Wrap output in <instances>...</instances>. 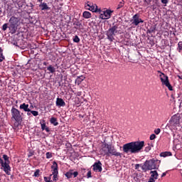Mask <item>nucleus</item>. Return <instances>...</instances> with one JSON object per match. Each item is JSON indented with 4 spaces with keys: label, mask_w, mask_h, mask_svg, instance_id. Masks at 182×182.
<instances>
[{
    "label": "nucleus",
    "mask_w": 182,
    "mask_h": 182,
    "mask_svg": "<svg viewBox=\"0 0 182 182\" xmlns=\"http://www.w3.org/2000/svg\"><path fill=\"white\" fill-rule=\"evenodd\" d=\"M144 147V141H132L125 144L122 146V150L124 153H131L132 154H136V153H140Z\"/></svg>",
    "instance_id": "1"
},
{
    "label": "nucleus",
    "mask_w": 182,
    "mask_h": 182,
    "mask_svg": "<svg viewBox=\"0 0 182 182\" xmlns=\"http://www.w3.org/2000/svg\"><path fill=\"white\" fill-rule=\"evenodd\" d=\"M21 25V17L16 16H12L9 20V29L10 31V33H16V31H18V26Z\"/></svg>",
    "instance_id": "2"
},
{
    "label": "nucleus",
    "mask_w": 182,
    "mask_h": 182,
    "mask_svg": "<svg viewBox=\"0 0 182 182\" xmlns=\"http://www.w3.org/2000/svg\"><path fill=\"white\" fill-rule=\"evenodd\" d=\"M159 166L160 161L152 159L146 161L144 165L141 166V168L144 171H147L149 170H156V168H159Z\"/></svg>",
    "instance_id": "3"
},
{
    "label": "nucleus",
    "mask_w": 182,
    "mask_h": 182,
    "mask_svg": "<svg viewBox=\"0 0 182 182\" xmlns=\"http://www.w3.org/2000/svg\"><path fill=\"white\" fill-rule=\"evenodd\" d=\"M117 33V26H113L112 27L109 28L106 31L107 39L110 41V42H113L114 39V36H116V33Z\"/></svg>",
    "instance_id": "4"
},
{
    "label": "nucleus",
    "mask_w": 182,
    "mask_h": 182,
    "mask_svg": "<svg viewBox=\"0 0 182 182\" xmlns=\"http://www.w3.org/2000/svg\"><path fill=\"white\" fill-rule=\"evenodd\" d=\"M158 72L160 73L159 77L161 79V82H162V84L165 85V86L168 87V90H173V87L171 86L170 82L168 81V77L167 75H165L164 73L160 71Z\"/></svg>",
    "instance_id": "5"
},
{
    "label": "nucleus",
    "mask_w": 182,
    "mask_h": 182,
    "mask_svg": "<svg viewBox=\"0 0 182 182\" xmlns=\"http://www.w3.org/2000/svg\"><path fill=\"white\" fill-rule=\"evenodd\" d=\"M85 9H87V11H91V12H102V9H97V5L92 3L91 1H87L85 3Z\"/></svg>",
    "instance_id": "6"
},
{
    "label": "nucleus",
    "mask_w": 182,
    "mask_h": 182,
    "mask_svg": "<svg viewBox=\"0 0 182 182\" xmlns=\"http://www.w3.org/2000/svg\"><path fill=\"white\" fill-rule=\"evenodd\" d=\"M12 119H14L16 122H22V115H21V112L18 109L13 107L11 110Z\"/></svg>",
    "instance_id": "7"
},
{
    "label": "nucleus",
    "mask_w": 182,
    "mask_h": 182,
    "mask_svg": "<svg viewBox=\"0 0 182 182\" xmlns=\"http://www.w3.org/2000/svg\"><path fill=\"white\" fill-rule=\"evenodd\" d=\"M100 14V19H110L112 17V14H113V11L112 10H105V11H102L101 12H99Z\"/></svg>",
    "instance_id": "8"
},
{
    "label": "nucleus",
    "mask_w": 182,
    "mask_h": 182,
    "mask_svg": "<svg viewBox=\"0 0 182 182\" xmlns=\"http://www.w3.org/2000/svg\"><path fill=\"white\" fill-rule=\"evenodd\" d=\"M107 156H122V154H120V152H117V151H116V149H114V146H112V145H109L107 146Z\"/></svg>",
    "instance_id": "9"
},
{
    "label": "nucleus",
    "mask_w": 182,
    "mask_h": 182,
    "mask_svg": "<svg viewBox=\"0 0 182 182\" xmlns=\"http://www.w3.org/2000/svg\"><path fill=\"white\" fill-rule=\"evenodd\" d=\"M180 119H181V117H180L179 114L173 115L170 120L171 124L173 126L180 124Z\"/></svg>",
    "instance_id": "10"
},
{
    "label": "nucleus",
    "mask_w": 182,
    "mask_h": 182,
    "mask_svg": "<svg viewBox=\"0 0 182 182\" xmlns=\"http://www.w3.org/2000/svg\"><path fill=\"white\" fill-rule=\"evenodd\" d=\"M132 25H134L135 26H137L139 23H143V22H144L141 18H139V14H135L132 17Z\"/></svg>",
    "instance_id": "11"
},
{
    "label": "nucleus",
    "mask_w": 182,
    "mask_h": 182,
    "mask_svg": "<svg viewBox=\"0 0 182 182\" xmlns=\"http://www.w3.org/2000/svg\"><path fill=\"white\" fill-rule=\"evenodd\" d=\"M150 174L151 177L149 179V182H156V180L159 178V173H157V171H151Z\"/></svg>",
    "instance_id": "12"
},
{
    "label": "nucleus",
    "mask_w": 182,
    "mask_h": 182,
    "mask_svg": "<svg viewBox=\"0 0 182 182\" xmlns=\"http://www.w3.org/2000/svg\"><path fill=\"white\" fill-rule=\"evenodd\" d=\"M1 165L4 168V171L9 175V173H11V166H9V162H3V164H1Z\"/></svg>",
    "instance_id": "13"
},
{
    "label": "nucleus",
    "mask_w": 182,
    "mask_h": 182,
    "mask_svg": "<svg viewBox=\"0 0 182 182\" xmlns=\"http://www.w3.org/2000/svg\"><path fill=\"white\" fill-rule=\"evenodd\" d=\"M94 171H99L100 173L102 171V162L99 161L98 162H95L92 166Z\"/></svg>",
    "instance_id": "14"
},
{
    "label": "nucleus",
    "mask_w": 182,
    "mask_h": 182,
    "mask_svg": "<svg viewBox=\"0 0 182 182\" xmlns=\"http://www.w3.org/2000/svg\"><path fill=\"white\" fill-rule=\"evenodd\" d=\"M65 177H67V178H72V176H74V177H77V176H79V172L78 171H75L73 172V170H70L68 172H67L65 174Z\"/></svg>",
    "instance_id": "15"
},
{
    "label": "nucleus",
    "mask_w": 182,
    "mask_h": 182,
    "mask_svg": "<svg viewBox=\"0 0 182 182\" xmlns=\"http://www.w3.org/2000/svg\"><path fill=\"white\" fill-rule=\"evenodd\" d=\"M107 146H109V144H102V148L100 150L101 154H103V156H107Z\"/></svg>",
    "instance_id": "16"
},
{
    "label": "nucleus",
    "mask_w": 182,
    "mask_h": 182,
    "mask_svg": "<svg viewBox=\"0 0 182 182\" xmlns=\"http://www.w3.org/2000/svg\"><path fill=\"white\" fill-rule=\"evenodd\" d=\"M51 168L53 170V175L59 174V171H58V163H56V161L53 162V166H51Z\"/></svg>",
    "instance_id": "17"
},
{
    "label": "nucleus",
    "mask_w": 182,
    "mask_h": 182,
    "mask_svg": "<svg viewBox=\"0 0 182 182\" xmlns=\"http://www.w3.org/2000/svg\"><path fill=\"white\" fill-rule=\"evenodd\" d=\"M56 106H58L59 107H63L64 106H66V103L62 98L58 97L56 100Z\"/></svg>",
    "instance_id": "18"
},
{
    "label": "nucleus",
    "mask_w": 182,
    "mask_h": 182,
    "mask_svg": "<svg viewBox=\"0 0 182 182\" xmlns=\"http://www.w3.org/2000/svg\"><path fill=\"white\" fill-rule=\"evenodd\" d=\"M39 6L41 11H48V9H50V8H49V6H48V4L45 2L43 3L41 2Z\"/></svg>",
    "instance_id": "19"
},
{
    "label": "nucleus",
    "mask_w": 182,
    "mask_h": 182,
    "mask_svg": "<svg viewBox=\"0 0 182 182\" xmlns=\"http://www.w3.org/2000/svg\"><path fill=\"white\" fill-rule=\"evenodd\" d=\"M20 109L24 110V112H31V109H29V105H26L25 103L20 105Z\"/></svg>",
    "instance_id": "20"
},
{
    "label": "nucleus",
    "mask_w": 182,
    "mask_h": 182,
    "mask_svg": "<svg viewBox=\"0 0 182 182\" xmlns=\"http://www.w3.org/2000/svg\"><path fill=\"white\" fill-rule=\"evenodd\" d=\"M41 125L42 130H45L48 133L50 132V129H49V127H46V123L45 122V120H43L42 122H41Z\"/></svg>",
    "instance_id": "21"
},
{
    "label": "nucleus",
    "mask_w": 182,
    "mask_h": 182,
    "mask_svg": "<svg viewBox=\"0 0 182 182\" xmlns=\"http://www.w3.org/2000/svg\"><path fill=\"white\" fill-rule=\"evenodd\" d=\"M83 80H85V76L81 75L77 77V79L75 80V83L77 85H80L82 82H83Z\"/></svg>",
    "instance_id": "22"
},
{
    "label": "nucleus",
    "mask_w": 182,
    "mask_h": 182,
    "mask_svg": "<svg viewBox=\"0 0 182 182\" xmlns=\"http://www.w3.org/2000/svg\"><path fill=\"white\" fill-rule=\"evenodd\" d=\"M82 16L85 19H90V18H92V14L89 11H84L82 14Z\"/></svg>",
    "instance_id": "23"
},
{
    "label": "nucleus",
    "mask_w": 182,
    "mask_h": 182,
    "mask_svg": "<svg viewBox=\"0 0 182 182\" xmlns=\"http://www.w3.org/2000/svg\"><path fill=\"white\" fill-rule=\"evenodd\" d=\"M75 29H80V28H82V23L80 21H75L73 23Z\"/></svg>",
    "instance_id": "24"
},
{
    "label": "nucleus",
    "mask_w": 182,
    "mask_h": 182,
    "mask_svg": "<svg viewBox=\"0 0 182 182\" xmlns=\"http://www.w3.org/2000/svg\"><path fill=\"white\" fill-rule=\"evenodd\" d=\"M51 124H53V126H58L59 123L58 122V119L55 117H52L50 120Z\"/></svg>",
    "instance_id": "25"
},
{
    "label": "nucleus",
    "mask_w": 182,
    "mask_h": 182,
    "mask_svg": "<svg viewBox=\"0 0 182 182\" xmlns=\"http://www.w3.org/2000/svg\"><path fill=\"white\" fill-rule=\"evenodd\" d=\"M47 70H48L50 73H55V72H56V69L52 65H49L47 68Z\"/></svg>",
    "instance_id": "26"
},
{
    "label": "nucleus",
    "mask_w": 182,
    "mask_h": 182,
    "mask_svg": "<svg viewBox=\"0 0 182 182\" xmlns=\"http://www.w3.org/2000/svg\"><path fill=\"white\" fill-rule=\"evenodd\" d=\"M161 157H167L168 156H171V152L169 151H166V152H162L160 154Z\"/></svg>",
    "instance_id": "27"
},
{
    "label": "nucleus",
    "mask_w": 182,
    "mask_h": 182,
    "mask_svg": "<svg viewBox=\"0 0 182 182\" xmlns=\"http://www.w3.org/2000/svg\"><path fill=\"white\" fill-rule=\"evenodd\" d=\"M145 2H146V4H150L152 2L153 5L154 6L157 4V3L159 2V0H145Z\"/></svg>",
    "instance_id": "28"
},
{
    "label": "nucleus",
    "mask_w": 182,
    "mask_h": 182,
    "mask_svg": "<svg viewBox=\"0 0 182 182\" xmlns=\"http://www.w3.org/2000/svg\"><path fill=\"white\" fill-rule=\"evenodd\" d=\"M156 31V27H151L149 30H147V33H153Z\"/></svg>",
    "instance_id": "29"
},
{
    "label": "nucleus",
    "mask_w": 182,
    "mask_h": 182,
    "mask_svg": "<svg viewBox=\"0 0 182 182\" xmlns=\"http://www.w3.org/2000/svg\"><path fill=\"white\" fill-rule=\"evenodd\" d=\"M124 5V1L122 0L118 4V7L117 8V9H120V8H123Z\"/></svg>",
    "instance_id": "30"
},
{
    "label": "nucleus",
    "mask_w": 182,
    "mask_h": 182,
    "mask_svg": "<svg viewBox=\"0 0 182 182\" xmlns=\"http://www.w3.org/2000/svg\"><path fill=\"white\" fill-rule=\"evenodd\" d=\"M73 42H75V43H79V42H80V38H79V36H75L73 38Z\"/></svg>",
    "instance_id": "31"
},
{
    "label": "nucleus",
    "mask_w": 182,
    "mask_h": 182,
    "mask_svg": "<svg viewBox=\"0 0 182 182\" xmlns=\"http://www.w3.org/2000/svg\"><path fill=\"white\" fill-rule=\"evenodd\" d=\"M3 159L5 160V163H9V157H8V155H3Z\"/></svg>",
    "instance_id": "32"
},
{
    "label": "nucleus",
    "mask_w": 182,
    "mask_h": 182,
    "mask_svg": "<svg viewBox=\"0 0 182 182\" xmlns=\"http://www.w3.org/2000/svg\"><path fill=\"white\" fill-rule=\"evenodd\" d=\"M31 114H33V116H38L39 114V112H38V111H30Z\"/></svg>",
    "instance_id": "33"
},
{
    "label": "nucleus",
    "mask_w": 182,
    "mask_h": 182,
    "mask_svg": "<svg viewBox=\"0 0 182 182\" xmlns=\"http://www.w3.org/2000/svg\"><path fill=\"white\" fill-rule=\"evenodd\" d=\"M46 159H52V153L50 152H47L46 154Z\"/></svg>",
    "instance_id": "34"
},
{
    "label": "nucleus",
    "mask_w": 182,
    "mask_h": 182,
    "mask_svg": "<svg viewBox=\"0 0 182 182\" xmlns=\"http://www.w3.org/2000/svg\"><path fill=\"white\" fill-rule=\"evenodd\" d=\"M8 28H9V26L8 27V23H4L2 26V29L4 31H6V29H8Z\"/></svg>",
    "instance_id": "35"
},
{
    "label": "nucleus",
    "mask_w": 182,
    "mask_h": 182,
    "mask_svg": "<svg viewBox=\"0 0 182 182\" xmlns=\"http://www.w3.org/2000/svg\"><path fill=\"white\" fill-rule=\"evenodd\" d=\"M161 132V130L160 129V128H158V129L154 130L155 134H160Z\"/></svg>",
    "instance_id": "36"
},
{
    "label": "nucleus",
    "mask_w": 182,
    "mask_h": 182,
    "mask_svg": "<svg viewBox=\"0 0 182 182\" xmlns=\"http://www.w3.org/2000/svg\"><path fill=\"white\" fill-rule=\"evenodd\" d=\"M178 46L179 50H182V41H180V42L178 43Z\"/></svg>",
    "instance_id": "37"
},
{
    "label": "nucleus",
    "mask_w": 182,
    "mask_h": 182,
    "mask_svg": "<svg viewBox=\"0 0 182 182\" xmlns=\"http://www.w3.org/2000/svg\"><path fill=\"white\" fill-rule=\"evenodd\" d=\"M149 139H150V140H154V139H156V134H151Z\"/></svg>",
    "instance_id": "38"
},
{
    "label": "nucleus",
    "mask_w": 182,
    "mask_h": 182,
    "mask_svg": "<svg viewBox=\"0 0 182 182\" xmlns=\"http://www.w3.org/2000/svg\"><path fill=\"white\" fill-rule=\"evenodd\" d=\"M39 176V169L36 170L34 173V177H38Z\"/></svg>",
    "instance_id": "39"
},
{
    "label": "nucleus",
    "mask_w": 182,
    "mask_h": 182,
    "mask_svg": "<svg viewBox=\"0 0 182 182\" xmlns=\"http://www.w3.org/2000/svg\"><path fill=\"white\" fill-rule=\"evenodd\" d=\"M87 178H90L92 177V171H88L87 173Z\"/></svg>",
    "instance_id": "40"
},
{
    "label": "nucleus",
    "mask_w": 182,
    "mask_h": 182,
    "mask_svg": "<svg viewBox=\"0 0 182 182\" xmlns=\"http://www.w3.org/2000/svg\"><path fill=\"white\" fill-rule=\"evenodd\" d=\"M161 4L167 5L168 4V0H161Z\"/></svg>",
    "instance_id": "41"
},
{
    "label": "nucleus",
    "mask_w": 182,
    "mask_h": 182,
    "mask_svg": "<svg viewBox=\"0 0 182 182\" xmlns=\"http://www.w3.org/2000/svg\"><path fill=\"white\" fill-rule=\"evenodd\" d=\"M3 50L0 48V58H4V53H2Z\"/></svg>",
    "instance_id": "42"
},
{
    "label": "nucleus",
    "mask_w": 182,
    "mask_h": 182,
    "mask_svg": "<svg viewBox=\"0 0 182 182\" xmlns=\"http://www.w3.org/2000/svg\"><path fill=\"white\" fill-rule=\"evenodd\" d=\"M53 181H57L58 180V175H53Z\"/></svg>",
    "instance_id": "43"
},
{
    "label": "nucleus",
    "mask_w": 182,
    "mask_h": 182,
    "mask_svg": "<svg viewBox=\"0 0 182 182\" xmlns=\"http://www.w3.org/2000/svg\"><path fill=\"white\" fill-rule=\"evenodd\" d=\"M139 167H140V164H136L135 165V169H136V170H139Z\"/></svg>",
    "instance_id": "44"
},
{
    "label": "nucleus",
    "mask_w": 182,
    "mask_h": 182,
    "mask_svg": "<svg viewBox=\"0 0 182 182\" xmlns=\"http://www.w3.org/2000/svg\"><path fill=\"white\" fill-rule=\"evenodd\" d=\"M49 180H50V178H48V177H44V181H49Z\"/></svg>",
    "instance_id": "45"
},
{
    "label": "nucleus",
    "mask_w": 182,
    "mask_h": 182,
    "mask_svg": "<svg viewBox=\"0 0 182 182\" xmlns=\"http://www.w3.org/2000/svg\"><path fill=\"white\" fill-rule=\"evenodd\" d=\"M4 59H5V57H0V63L3 62Z\"/></svg>",
    "instance_id": "46"
},
{
    "label": "nucleus",
    "mask_w": 182,
    "mask_h": 182,
    "mask_svg": "<svg viewBox=\"0 0 182 182\" xmlns=\"http://www.w3.org/2000/svg\"><path fill=\"white\" fill-rule=\"evenodd\" d=\"M167 174L166 172H164L161 175V177H166V175Z\"/></svg>",
    "instance_id": "47"
},
{
    "label": "nucleus",
    "mask_w": 182,
    "mask_h": 182,
    "mask_svg": "<svg viewBox=\"0 0 182 182\" xmlns=\"http://www.w3.org/2000/svg\"><path fill=\"white\" fill-rule=\"evenodd\" d=\"M3 163H4V160L2 159V158H1V156H0V164H1Z\"/></svg>",
    "instance_id": "48"
},
{
    "label": "nucleus",
    "mask_w": 182,
    "mask_h": 182,
    "mask_svg": "<svg viewBox=\"0 0 182 182\" xmlns=\"http://www.w3.org/2000/svg\"><path fill=\"white\" fill-rule=\"evenodd\" d=\"M18 6H19V8H22V4H20L19 2L18 3Z\"/></svg>",
    "instance_id": "49"
},
{
    "label": "nucleus",
    "mask_w": 182,
    "mask_h": 182,
    "mask_svg": "<svg viewBox=\"0 0 182 182\" xmlns=\"http://www.w3.org/2000/svg\"><path fill=\"white\" fill-rule=\"evenodd\" d=\"M43 65L44 66H47V65H48V63L44 62V63H43Z\"/></svg>",
    "instance_id": "50"
},
{
    "label": "nucleus",
    "mask_w": 182,
    "mask_h": 182,
    "mask_svg": "<svg viewBox=\"0 0 182 182\" xmlns=\"http://www.w3.org/2000/svg\"><path fill=\"white\" fill-rule=\"evenodd\" d=\"M31 114H32V113L28 112L27 115H28V116H31Z\"/></svg>",
    "instance_id": "51"
},
{
    "label": "nucleus",
    "mask_w": 182,
    "mask_h": 182,
    "mask_svg": "<svg viewBox=\"0 0 182 182\" xmlns=\"http://www.w3.org/2000/svg\"><path fill=\"white\" fill-rule=\"evenodd\" d=\"M43 1V0H38V2L42 3Z\"/></svg>",
    "instance_id": "52"
},
{
    "label": "nucleus",
    "mask_w": 182,
    "mask_h": 182,
    "mask_svg": "<svg viewBox=\"0 0 182 182\" xmlns=\"http://www.w3.org/2000/svg\"><path fill=\"white\" fill-rule=\"evenodd\" d=\"M46 182H53V181L49 180V181H46Z\"/></svg>",
    "instance_id": "53"
},
{
    "label": "nucleus",
    "mask_w": 182,
    "mask_h": 182,
    "mask_svg": "<svg viewBox=\"0 0 182 182\" xmlns=\"http://www.w3.org/2000/svg\"><path fill=\"white\" fill-rule=\"evenodd\" d=\"M148 150H150V146L148 147Z\"/></svg>",
    "instance_id": "54"
},
{
    "label": "nucleus",
    "mask_w": 182,
    "mask_h": 182,
    "mask_svg": "<svg viewBox=\"0 0 182 182\" xmlns=\"http://www.w3.org/2000/svg\"><path fill=\"white\" fill-rule=\"evenodd\" d=\"M33 107V105H31V107Z\"/></svg>",
    "instance_id": "55"
}]
</instances>
